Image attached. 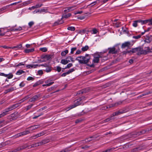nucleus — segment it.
<instances>
[{
	"label": "nucleus",
	"mask_w": 152,
	"mask_h": 152,
	"mask_svg": "<svg viewBox=\"0 0 152 152\" xmlns=\"http://www.w3.org/2000/svg\"><path fill=\"white\" fill-rule=\"evenodd\" d=\"M142 49L143 48H133L132 49V50H128L126 51V53L131 54L136 52H137V54L138 55H140L141 54H146L149 51L148 49L147 51L146 50H144Z\"/></svg>",
	"instance_id": "nucleus-1"
},
{
	"label": "nucleus",
	"mask_w": 152,
	"mask_h": 152,
	"mask_svg": "<svg viewBox=\"0 0 152 152\" xmlns=\"http://www.w3.org/2000/svg\"><path fill=\"white\" fill-rule=\"evenodd\" d=\"M90 57L88 55L85 56H80L76 58V60L78 61L80 64H86L88 63L90 59Z\"/></svg>",
	"instance_id": "nucleus-2"
},
{
	"label": "nucleus",
	"mask_w": 152,
	"mask_h": 152,
	"mask_svg": "<svg viewBox=\"0 0 152 152\" xmlns=\"http://www.w3.org/2000/svg\"><path fill=\"white\" fill-rule=\"evenodd\" d=\"M84 98L85 97L84 96H82L81 98H80L75 100L74 102V104L71 105L70 107L67 108V111H68L70 109L79 105L81 103L80 101L82 100H83Z\"/></svg>",
	"instance_id": "nucleus-3"
},
{
	"label": "nucleus",
	"mask_w": 152,
	"mask_h": 152,
	"mask_svg": "<svg viewBox=\"0 0 152 152\" xmlns=\"http://www.w3.org/2000/svg\"><path fill=\"white\" fill-rule=\"evenodd\" d=\"M71 16V13H68L67 14L64 15L62 16V17L60 20H58L57 21H56L54 23V26H57L59 24H61L63 23V21L62 20V19L63 18H67Z\"/></svg>",
	"instance_id": "nucleus-4"
},
{
	"label": "nucleus",
	"mask_w": 152,
	"mask_h": 152,
	"mask_svg": "<svg viewBox=\"0 0 152 152\" xmlns=\"http://www.w3.org/2000/svg\"><path fill=\"white\" fill-rule=\"evenodd\" d=\"M134 44L133 41L125 42L121 44V48H130Z\"/></svg>",
	"instance_id": "nucleus-5"
},
{
	"label": "nucleus",
	"mask_w": 152,
	"mask_h": 152,
	"mask_svg": "<svg viewBox=\"0 0 152 152\" xmlns=\"http://www.w3.org/2000/svg\"><path fill=\"white\" fill-rule=\"evenodd\" d=\"M70 61L73 62L72 58L70 57L69 56L66 58V59H62L61 60V63L62 64L66 65L68 64Z\"/></svg>",
	"instance_id": "nucleus-6"
},
{
	"label": "nucleus",
	"mask_w": 152,
	"mask_h": 152,
	"mask_svg": "<svg viewBox=\"0 0 152 152\" xmlns=\"http://www.w3.org/2000/svg\"><path fill=\"white\" fill-rule=\"evenodd\" d=\"M18 106L19 105L18 104H13L11 106L5 109L4 111L7 114L8 112L18 107Z\"/></svg>",
	"instance_id": "nucleus-7"
},
{
	"label": "nucleus",
	"mask_w": 152,
	"mask_h": 152,
	"mask_svg": "<svg viewBox=\"0 0 152 152\" xmlns=\"http://www.w3.org/2000/svg\"><path fill=\"white\" fill-rule=\"evenodd\" d=\"M40 66H43V70L47 72H49L51 71L52 70L51 67V66H48V65L45 64H44L40 65Z\"/></svg>",
	"instance_id": "nucleus-8"
},
{
	"label": "nucleus",
	"mask_w": 152,
	"mask_h": 152,
	"mask_svg": "<svg viewBox=\"0 0 152 152\" xmlns=\"http://www.w3.org/2000/svg\"><path fill=\"white\" fill-rule=\"evenodd\" d=\"M140 22L142 25L148 23L149 25H152V18L151 19L145 20H140Z\"/></svg>",
	"instance_id": "nucleus-9"
},
{
	"label": "nucleus",
	"mask_w": 152,
	"mask_h": 152,
	"mask_svg": "<svg viewBox=\"0 0 152 152\" xmlns=\"http://www.w3.org/2000/svg\"><path fill=\"white\" fill-rule=\"evenodd\" d=\"M101 56L98 53H96L94 55L93 61L94 63H97L99 61V58Z\"/></svg>",
	"instance_id": "nucleus-10"
},
{
	"label": "nucleus",
	"mask_w": 152,
	"mask_h": 152,
	"mask_svg": "<svg viewBox=\"0 0 152 152\" xmlns=\"http://www.w3.org/2000/svg\"><path fill=\"white\" fill-rule=\"evenodd\" d=\"M52 55H45L41 56V58L44 59L46 61L50 60L53 58Z\"/></svg>",
	"instance_id": "nucleus-11"
},
{
	"label": "nucleus",
	"mask_w": 152,
	"mask_h": 152,
	"mask_svg": "<svg viewBox=\"0 0 152 152\" xmlns=\"http://www.w3.org/2000/svg\"><path fill=\"white\" fill-rule=\"evenodd\" d=\"M37 66H40V65L38 64H28L26 65V67L28 68H37Z\"/></svg>",
	"instance_id": "nucleus-12"
},
{
	"label": "nucleus",
	"mask_w": 152,
	"mask_h": 152,
	"mask_svg": "<svg viewBox=\"0 0 152 152\" xmlns=\"http://www.w3.org/2000/svg\"><path fill=\"white\" fill-rule=\"evenodd\" d=\"M34 50V48H25L24 50V51L26 53H28L33 52Z\"/></svg>",
	"instance_id": "nucleus-13"
},
{
	"label": "nucleus",
	"mask_w": 152,
	"mask_h": 152,
	"mask_svg": "<svg viewBox=\"0 0 152 152\" xmlns=\"http://www.w3.org/2000/svg\"><path fill=\"white\" fill-rule=\"evenodd\" d=\"M22 47V43H21L16 46H14L13 47H9L6 45H4L0 46V48H21Z\"/></svg>",
	"instance_id": "nucleus-14"
},
{
	"label": "nucleus",
	"mask_w": 152,
	"mask_h": 152,
	"mask_svg": "<svg viewBox=\"0 0 152 152\" xmlns=\"http://www.w3.org/2000/svg\"><path fill=\"white\" fill-rule=\"evenodd\" d=\"M39 97V95H35L32 97L29 100V101L31 102H34L36 101L38 98Z\"/></svg>",
	"instance_id": "nucleus-15"
},
{
	"label": "nucleus",
	"mask_w": 152,
	"mask_h": 152,
	"mask_svg": "<svg viewBox=\"0 0 152 152\" xmlns=\"http://www.w3.org/2000/svg\"><path fill=\"white\" fill-rule=\"evenodd\" d=\"M15 89H16L15 87H11V88H9L8 89L6 90L5 91L4 93V94H6L8 92H12L13 91L15 90Z\"/></svg>",
	"instance_id": "nucleus-16"
},
{
	"label": "nucleus",
	"mask_w": 152,
	"mask_h": 152,
	"mask_svg": "<svg viewBox=\"0 0 152 152\" xmlns=\"http://www.w3.org/2000/svg\"><path fill=\"white\" fill-rule=\"evenodd\" d=\"M26 135V134L25 132L24 131L22 132H21L15 135L14 137L15 138H16Z\"/></svg>",
	"instance_id": "nucleus-17"
},
{
	"label": "nucleus",
	"mask_w": 152,
	"mask_h": 152,
	"mask_svg": "<svg viewBox=\"0 0 152 152\" xmlns=\"http://www.w3.org/2000/svg\"><path fill=\"white\" fill-rule=\"evenodd\" d=\"M141 23L140 19H139L137 20L134 21L132 24V26L134 27H136L137 26V23Z\"/></svg>",
	"instance_id": "nucleus-18"
},
{
	"label": "nucleus",
	"mask_w": 152,
	"mask_h": 152,
	"mask_svg": "<svg viewBox=\"0 0 152 152\" xmlns=\"http://www.w3.org/2000/svg\"><path fill=\"white\" fill-rule=\"evenodd\" d=\"M95 137L94 136H91L90 137L88 138H87L85 139V141L87 142H88L92 140L95 139Z\"/></svg>",
	"instance_id": "nucleus-19"
},
{
	"label": "nucleus",
	"mask_w": 152,
	"mask_h": 152,
	"mask_svg": "<svg viewBox=\"0 0 152 152\" xmlns=\"http://www.w3.org/2000/svg\"><path fill=\"white\" fill-rule=\"evenodd\" d=\"M122 102L121 101H119L118 102L115 103V104H111V106H110L109 107H111L115 106L120 105L121 104Z\"/></svg>",
	"instance_id": "nucleus-20"
},
{
	"label": "nucleus",
	"mask_w": 152,
	"mask_h": 152,
	"mask_svg": "<svg viewBox=\"0 0 152 152\" xmlns=\"http://www.w3.org/2000/svg\"><path fill=\"white\" fill-rule=\"evenodd\" d=\"M117 51L115 50V48H110V50L109 53L112 54H114L116 53Z\"/></svg>",
	"instance_id": "nucleus-21"
},
{
	"label": "nucleus",
	"mask_w": 152,
	"mask_h": 152,
	"mask_svg": "<svg viewBox=\"0 0 152 152\" xmlns=\"http://www.w3.org/2000/svg\"><path fill=\"white\" fill-rule=\"evenodd\" d=\"M114 24L116 28L119 27L121 26V22H117L115 23H114Z\"/></svg>",
	"instance_id": "nucleus-22"
},
{
	"label": "nucleus",
	"mask_w": 152,
	"mask_h": 152,
	"mask_svg": "<svg viewBox=\"0 0 152 152\" xmlns=\"http://www.w3.org/2000/svg\"><path fill=\"white\" fill-rule=\"evenodd\" d=\"M123 113V112H120L119 111H117L116 112L114 113L113 114L112 116H111V117L112 116L118 115H120V114L122 113Z\"/></svg>",
	"instance_id": "nucleus-23"
},
{
	"label": "nucleus",
	"mask_w": 152,
	"mask_h": 152,
	"mask_svg": "<svg viewBox=\"0 0 152 152\" xmlns=\"http://www.w3.org/2000/svg\"><path fill=\"white\" fill-rule=\"evenodd\" d=\"M42 84V83L41 82V81H39L35 83L34 84V85H33V86L34 87H35Z\"/></svg>",
	"instance_id": "nucleus-24"
},
{
	"label": "nucleus",
	"mask_w": 152,
	"mask_h": 152,
	"mask_svg": "<svg viewBox=\"0 0 152 152\" xmlns=\"http://www.w3.org/2000/svg\"><path fill=\"white\" fill-rule=\"evenodd\" d=\"M25 72L22 70H20L16 72V74L18 75H20L23 73H24Z\"/></svg>",
	"instance_id": "nucleus-25"
},
{
	"label": "nucleus",
	"mask_w": 152,
	"mask_h": 152,
	"mask_svg": "<svg viewBox=\"0 0 152 152\" xmlns=\"http://www.w3.org/2000/svg\"><path fill=\"white\" fill-rule=\"evenodd\" d=\"M44 12L45 13L49 12L50 13H51L50 12H48L47 10H46L45 9H41L40 10V11H39V12H40V13Z\"/></svg>",
	"instance_id": "nucleus-26"
},
{
	"label": "nucleus",
	"mask_w": 152,
	"mask_h": 152,
	"mask_svg": "<svg viewBox=\"0 0 152 152\" xmlns=\"http://www.w3.org/2000/svg\"><path fill=\"white\" fill-rule=\"evenodd\" d=\"M75 7H76V6L75 5L73 6H72V7H68V10H69V11H73V10H75V9H76V8H75Z\"/></svg>",
	"instance_id": "nucleus-27"
},
{
	"label": "nucleus",
	"mask_w": 152,
	"mask_h": 152,
	"mask_svg": "<svg viewBox=\"0 0 152 152\" xmlns=\"http://www.w3.org/2000/svg\"><path fill=\"white\" fill-rule=\"evenodd\" d=\"M67 29L69 30L73 31L75 30V28L73 26H70L67 28Z\"/></svg>",
	"instance_id": "nucleus-28"
},
{
	"label": "nucleus",
	"mask_w": 152,
	"mask_h": 152,
	"mask_svg": "<svg viewBox=\"0 0 152 152\" xmlns=\"http://www.w3.org/2000/svg\"><path fill=\"white\" fill-rule=\"evenodd\" d=\"M121 44L120 43L115 44L112 48H119L121 47Z\"/></svg>",
	"instance_id": "nucleus-29"
},
{
	"label": "nucleus",
	"mask_w": 152,
	"mask_h": 152,
	"mask_svg": "<svg viewBox=\"0 0 152 152\" xmlns=\"http://www.w3.org/2000/svg\"><path fill=\"white\" fill-rule=\"evenodd\" d=\"M68 52V50H66L64 51H63L61 53V55L62 56H65Z\"/></svg>",
	"instance_id": "nucleus-30"
},
{
	"label": "nucleus",
	"mask_w": 152,
	"mask_h": 152,
	"mask_svg": "<svg viewBox=\"0 0 152 152\" xmlns=\"http://www.w3.org/2000/svg\"><path fill=\"white\" fill-rule=\"evenodd\" d=\"M150 94H151L150 92V91H148L142 94L141 95H140L139 96H140V97H141L142 96L148 95Z\"/></svg>",
	"instance_id": "nucleus-31"
},
{
	"label": "nucleus",
	"mask_w": 152,
	"mask_h": 152,
	"mask_svg": "<svg viewBox=\"0 0 152 152\" xmlns=\"http://www.w3.org/2000/svg\"><path fill=\"white\" fill-rule=\"evenodd\" d=\"M124 33L127 34L128 35L129 34V32L127 28H125V29L123 31Z\"/></svg>",
	"instance_id": "nucleus-32"
},
{
	"label": "nucleus",
	"mask_w": 152,
	"mask_h": 152,
	"mask_svg": "<svg viewBox=\"0 0 152 152\" xmlns=\"http://www.w3.org/2000/svg\"><path fill=\"white\" fill-rule=\"evenodd\" d=\"M37 145V143H36L35 144H32L31 146H28V148H33V147H34L38 146Z\"/></svg>",
	"instance_id": "nucleus-33"
},
{
	"label": "nucleus",
	"mask_w": 152,
	"mask_h": 152,
	"mask_svg": "<svg viewBox=\"0 0 152 152\" xmlns=\"http://www.w3.org/2000/svg\"><path fill=\"white\" fill-rule=\"evenodd\" d=\"M22 29V27L20 26L18 28V29H12V30L13 31H19L21 30Z\"/></svg>",
	"instance_id": "nucleus-34"
},
{
	"label": "nucleus",
	"mask_w": 152,
	"mask_h": 152,
	"mask_svg": "<svg viewBox=\"0 0 152 152\" xmlns=\"http://www.w3.org/2000/svg\"><path fill=\"white\" fill-rule=\"evenodd\" d=\"M73 64H72L69 63L64 68V69H68L72 66Z\"/></svg>",
	"instance_id": "nucleus-35"
},
{
	"label": "nucleus",
	"mask_w": 152,
	"mask_h": 152,
	"mask_svg": "<svg viewBox=\"0 0 152 152\" xmlns=\"http://www.w3.org/2000/svg\"><path fill=\"white\" fill-rule=\"evenodd\" d=\"M54 83V82H52L48 84H43L42 85V86L43 87L45 86H49L52 85Z\"/></svg>",
	"instance_id": "nucleus-36"
},
{
	"label": "nucleus",
	"mask_w": 152,
	"mask_h": 152,
	"mask_svg": "<svg viewBox=\"0 0 152 152\" xmlns=\"http://www.w3.org/2000/svg\"><path fill=\"white\" fill-rule=\"evenodd\" d=\"M61 69V68L60 67L57 66L56 67V69H55L58 72H60Z\"/></svg>",
	"instance_id": "nucleus-37"
},
{
	"label": "nucleus",
	"mask_w": 152,
	"mask_h": 152,
	"mask_svg": "<svg viewBox=\"0 0 152 152\" xmlns=\"http://www.w3.org/2000/svg\"><path fill=\"white\" fill-rule=\"evenodd\" d=\"M29 98L28 96H27L25 97L24 98H23L20 101V103H22L25 100H26L27 99H28Z\"/></svg>",
	"instance_id": "nucleus-38"
},
{
	"label": "nucleus",
	"mask_w": 152,
	"mask_h": 152,
	"mask_svg": "<svg viewBox=\"0 0 152 152\" xmlns=\"http://www.w3.org/2000/svg\"><path fill=\"white\" fill-rule=\"evenodd\" d=\"M43 5V4H36L34 6L35 7L36 9L37 8H39L40 7H41Z\"/></svg>",
	"instance_id": "nucleus-39"
},
{
	"label": "nucleus",
	"mask_w": 152,
	"mask_h": 152,
	"mask_svg": "<svg viewBox=\"0 0 152 152\" xmlns=\"http://www.w3.org/2000/svg\"><path fill=\"white\" fill-rule=\"evenodd\" d=\"M38 137L37 134L31 136L30 138L31 139H34Z\"/></svg>",
	"instance_id": "nucleus-40"
},
{
	"label": "nucleus",
	"mask_w": 152,
	"mask_h": 152,
	"mask_svg": "<svg viewBox=\"0 0 152 152\" xmlns=\"http://www.w3.org/2000/svg\"><path fill=\"white\" fill-rule=\"evenodd\" d=\"M34 24V22L33 21H31V22H29L28 23V25L29 26V27L30 28L31 27V26Z\"/></svg>",
	"instance_id": "nucleus-41"
},
{
	"label": "nucleus",
	"mask_w": 152,
	"mask_h": 152,
	"mask_svg": "<svg viewBox=\"0 0 152 152\" xmlns=\"http://www.w3.org/2000/svg\"><path fill=\"white\" fill-rule=\"evenodd\" d=\"M33 105V104H30V105L27 106L26 107V110L27 111V110H29L32 107Z\"/></svg>",
	"instance_id": "nucleus-42"
},
{
	"label": "nucleus",
	"mask_w": 152,
	"mask_h": 152,
	"mask_svg": "<svg viewBox=\"0 0 152 152\" xmlns=\"http://www.w3.org/2000/svg\"><path fill=\"white\" fill-rule=\"evenodd\" d=\"M28 129H29L30 131H32L33 130L35 129V127L34 126L30 127L28 128Z\"/></svg>",
	"instance_id": "nucleus-43"
},
{
	"label": "nucleus",
	"mask_w": 152,
	"mask_h": 152,
	"mask_svg": "<svg viewBox=\"0 0 152 152\" xmlns=\"http://www.w3.org/2000/svg\"><path fill=\"white\" fill-rule=\"evenodd\" d=\"M141 37V35H139L137 36H133V37L132 38H134L135 39H137L140 38Z\"/></svg>",
	"instance_id": "nucleus-44"
},
{
	"label": "nucleus",
	"mask_w": 152,
	"mask_h": 152,
	"mask_svg": "<svg viewBox=\"0 0 152 152\" xmlns=\"http://www.w3.org/2000/svg\"><path fill=\"white\" fill-rule=\"evenodd\" d=\"M19 148H20V150L24 149L26 148L27 147L28 148V146H26L25 145H23L20 147H19Z\"/></svg>",
	"instance_id": "nucleus-45"
},
{
	"label": "nucleus",
	"mask_w": 152,
	"mask_h": 152,
	"mask_svg": "<svg viewBox=\"0 0 152 152\" xmlns=\"http://www.w3.org/2000/svg\"><path fill=\"white\" fill-rule=\"evenodd\" d=\"M92 33L93 34H96L98 32L96 28H94L92 29Z\"/></svg>",
	"instance_id": "nucleus-46"
},
{
	"label": "nucleus",
	"mask_w": 152,
	"mask_h": 152,
	"mask_svg": "<svg viewBox=\"0 0 152 152\" xmlns=\"http://www.w3.org/2000/svg\"><path fill=\"white\" fill-rule=\"evenodd\" d=\"M75 70V69L74 68H72L70 69H69L68 71V72L69 74L70 73H72V72H73Z\"/></svg>",
	"instance_id": "nucleus-47"
},
{
	"label": "nucleus",
	"mask_w": 152,
	"mask_h": 152,
	"mask_svg": "<svg viewBox=\"0 0 152 152\" xmlns=\"http://www.w3.org/2000/svg\"><path fill=\"white\" fill-rule=\"evenodd\" d=\"M37 145L38 146L42 145L44 144H43V142L42 140L41 142H37Z\"/></svg>",
	"instance_id": "nucleus-48"
},
{
	"label": "nucleus",
	"mask_w": 152,
	"mask_h": 152,
	"mask_svg": "<svg viewBox=\"0 0 152 152\" xmlns=\"http://www.w3.org/2000/svg\"><path fill=\"white\" fill-rule=\"evenodd\" d=\"M34 44H27L26 45V48H30V47H33V45Z\"/></svg>",
	"instance_id": "nucleus-49"
},
{
	"label": "nucleus",
	"mask_w": 152,
	"mask_h": 152,
	"mask_svg": "<svg viewBox=\"0 0 152 152\" xmlns=\"http://www.w3.org/2000/svg\"><path fill=\"white\" fill-rule=\"evenodd\" d=\"M40 50L43 52H45L47 51V48H40Z\"/></svg>",
	"instance_id": "nucleus-50"
},
{
	"label": "nucleus",
	"mask_w": 152,
	"mask_h": 152,
	"mask_svg": "<svg viewBox=\"0 0 152 152\" xmlns=\"http://www.w3.org/2000/svg\"><path fill=\"white\" fill-rule=\"evenodd\" d=\"M6 115L7 114L6 113L4 112V111H3L2 113L0 114V118Z\"/></svg>",
	"instance_id": "nucleus-51"
},
{
	"label": "nucleus",
	"mask_w": 152,
	"mask_h": 152,
	"mask_svg": "<svg viewBox=\"0 0 152 152\" xmlns=\"http://www.w3.org/2000/svg\"><path fill=\"white\" fill-rule=\"evenodd\" d=\"M8 75L7 77V78L8 79H11L12 78L13 76V75L12 74H8Z\"/></svg>",
	"instance_id": "nucleus-52"
},
{
	"label": "nucleus",
	"mask_w": 152,
	"mask_h": 152,
	"mask_svg": "<svg viewBox=\"0 0 152 152\" xmlns=\"http://www.w3.org/2000/svg\"><path fill=\"white\" fill-rule=\"evenodd\" d=\"M39 133L40 134L41 136H42L46 134V131H43L40 132Z\"/></svg>",
	"instance_id": "nucleus-53"
},
{
	"label": "nucleus",
	"mask_w": 152,
	"mask_h": 152,
	"mask_svg": "<svg viewBox=\"0 0 152 152\" xmlns=\"http://www.w3.org/2000/svg\"><path fill=\"white\" fill-rule=\"evenodd\" d=\"M69 74L67 72L63 73L61 75L62 77H65L66 75Z\"/></svg>",
	"instance_id": "nucleus-54"
},
{
	"label": "nucleus",
	"mask_w": 152,
	"mask_h": 152,
	"mask_svg": "<svg viewBox=\"0 0 152 152\" xmlns=\"http://www.w3.org/2000/svg\"><path fill=\"white\" fill-rule=\"evenodd\" d=\"M14 152H17L20 150V148H19V147L17 148L16 149L13 150Z\"/></svg>",
	"instance_id": "nucleus-55"
},
{
	"label": "nucleus",
	"mask_w": 152,
	"mask_h": 152,
	"mask_svg": "<svg viewBox=\"0 0 152 152\" xmlns=\"http://www.w3.org/2000/svg\"><path fill=\"white\" fill-rule=\"evenodd\" d=\"M83 12L82 11H77L75 12L74 13V14L75 15L78 14H80Z\"/></svg>",
	"instance_id": "nucleus-56"
},
{
	"label": "nucleus",
	"mask_w": 152,
	"mask_h": 152,
	"mask_svg": "<svg viewBox=\"0 0 152 152\" xmlns=\"http://www.w3.org/2000/svg\"><path fill=\"white\" fill-rule=\"evenodd\" d=\"M34 79V78L31 77H29L27 78V80L28 81L31 80H33Z\"/></svg>",
	"instance_id": "nucleus-57"
},
{
	"label": "nucleus",
	"mask_w": 152,
	"mask_h": 152,
	"mask_svg": "<svg viewBox=\"0 0 152 152\" xmlns=\"http://www.w3.org/2000/svg\"><path fill=\"white\" fill-rule=\"evenodd\" d=\"M85 31L86 30L84 29L82 30H80V33L81 34H83L85 33Z\"/></svg>",
	"instance_id": "nucleus-58"
},
{
	"label": "nucleus",
	"mask_w": 152,
	"mask_h": 152,
	"mask_svg": "<svg viewBox=\"0 0 152 152\" xmlns=\"http://www.w3.org/2000/svg\"><path fill=\"white\" fill-rule=\"evenodd\" d=\"M113 149V148H110L107 149V150H105L104 151L102 152H110V151H112Z\"/></svg>",
	"instance_id": "nucleus-59"
},
{
	"label": "nucleus",
	"mask_w": 152,
	"mask_h": 152,
	"mask_svg": "<svg viewBox=\"0 0 152 152\" xmlns=\"http://www.w3.org/2000/svg\"><path fill=\"white\" fill-rule=\"evenodd\" d=\"M0 75L4 76L5 77H7L8 76V75L5 74L3 73H1L0 74Z\"/></svg>",
	"instance_id": "nucleus-60"
},
{
	"label": "nucleus",
	"mask_w": 152,
	"mask_h": 152,
	"mask_svg": "<svg viewBox=\"0 0 152 152\" xmlns=\"http://www.w3.org/2000/svg\"><path fill=\"white\" fill-rule=\"evenodd\" d=\"M36 9L34 6H33L31 7H30L28 8V10H32Z\"/></svg>",
	"instance_id": "nucleus-61"
},
{
	"label": "nucleus",
	"mask_w": 152,
	"mask_h": 152,
	"mask_svg": "<svg viewBox=\"0 0 152 152\" xmlns=\"http://www.w3.org/2000/svg\"><path fill=\"white\" fill-rule=\"evenodd\" d=\"M39 11H40V10H35L33 12V14H35L37 12H39Z\"/></svg>",
	"instance_id": "nucleus-62"
},
{
	"label": "nucleus",
	"mask_w": 152,
	"mask_h": 152,
	"mask_svg": "<svg viewBox=\"0 0 152 152\" xmlns=\"http://www.w3.org/2000/svg\"><path fill=\"white\" fill-rule=\"evenodd\" d=\"M25 132V133L26 134H28L30 133V131L29 130V129L28 130H26L24 131Z\"/></svg>",
	"instance_id": "nucleus-63"
},
{
	"label": "nucleus",
	"mask_w": 152,
	"mask_h": 152,
	"mask_svg": "<svg viewBox=\"0 0 152 152\" xmlns=\"http://www.w3.org/2000/svg\"><path fill=\"white\" fill-rule=\"evenodd\" d=\"M25 85V84L23 82L21 83L19 85L20 86V87H24V86Z\"/></svg>",
	"instance_id": "nucleus-64"
}]
</instances>
